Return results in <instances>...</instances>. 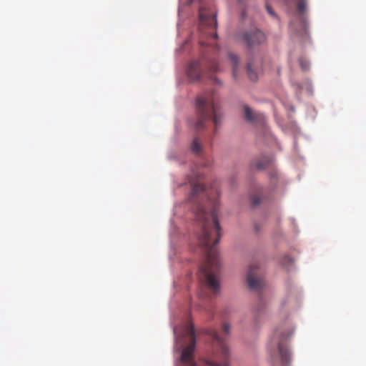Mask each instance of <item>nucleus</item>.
<instances>
[{
  "instance_id": "obj_1",
  "label": "nucleus",
  "mask_w": 366,
  "mask_h": 366,
  "mask_svg": "<svg viewBox=\"0 0 366 366\" xmlns=\"http://www.w3.org/2000/svg\"><path fill=\"white\" fill-rule=\"evenodd\" d=\"M211 204L212 208L209 212L202 204H198L195 210L196 220L201 227V231L197 234L199 244L206 255L205 261L199 268L198 277L208 288L217 293L219 288L217 274L220 263L214 246L220 239L221 227L217 218V202L215 200L211 202Z\"/></svg>"
},
{
  "instance_id": "obj_5",
  "label": "nucleus",
  "mask_w": 366,
  "mask_h": 366,
  "mask_svg": "<svg viewBox=\"0 0 366 366\" xmlns=\"http://www.w3.org/2000/svg\"><path fill=\"white\" fill-rule=\"evenodd\" d=\"M203 66L213 72L219 71L217 61L214 59L208 58L204 54L201 60H194L189 64L187 69L189 77L193 81L199 80L203 70Z\"/></svg>"
},
{
  "instance_id": "obj_20",
  "label": "nucleus",
  "mask_w": 366,
  "mask_h": 366,
  "mask_svg": "<svg viewBox=\"0 0 366 366\" xmlns=\"http://www.w3.org/2000/svg\"><path fill=\"white\" fill-rule=\"evenodd\" d=\"M252 202H253L254 205H257L259 203V200L258 199L255 198L252 200Z\"/></svg>"
},
{
  "instance_id": "obj_12",
  "label": "nucleus",
  "mask_w": 366,
  "mask_h": 366,
  "mask_svg": "<svg viewBox=\"0 0 366 366\" xmlns=\"http://www.w3.org/2000/svg\"><path fill=\"white\" fill-rule=\"evenodd\" d=\"M191 185L192 187V196L190 197L191 202H194L195 197L200 192L205 191V186L199 181H194V179H191L190 181Z\"/></svg>"
},
{
  "instance_id": "obj_4",
  "label": "nucleus",
  "mask_w": 366,
  "mask_h": 366,
  "mask_svg": "<svg viewBox=\"0 0 366 366\" xmlns=\"http://www.w3.org/2000/svg\"><path fill=\"white\" fill-rule=\"evenodd\" d=\"M199 31L201 34L199 44L203 46H212L217 34L215 31L217 26L216 14L209 11L207 8L201 7L199 11Z\"/></svg>"
},
{
  "instance_id": "obj_14",
  "label": "nucleus",
  "mask_w": 366,
  "mask_h": 366,
  "mask_svg": "<svg viewBox=\"0 0 366 366\" xmlns=\"http://www.w3.org/2000/svg\"><path fill=\"white\" fill-rule=\"evenodd\" d=\"M228 56H229V59L231 60V61L232 62V74H233V76L234 78L237 77V67H238V64H239V59L238 57L234 54H232V53H229L228 54Z\"/></svg>"
},
{
  "instance_id": "obj_6",
  "label": "nucleus",
  "mask_w": 366,
  "mask_h": 366,
  "mask_svg": "<svg viewBox=\"0 0 366 366\" xmlns=\"http://www.w3.org/2000/svg\"><path fill=\"white\" fill-rule=\"evenodd\" d=\"M211 336L218 347L219 355L216 360H207L206 365L208 366H229V350L225 343V339L221 337L216 331H212Z\"/></svg>"
},
{
  "instance_id": "obj_11",
  "label": "nucleus",
  "mask_w": 366,
  "mask_h": 366,
  "mask_svg": "<svg viewBox=\"0 0 366 366\" xmlns=\"http://www.w3.org/2000/svg\"><path fill=\"white\" fill-rule=\"evenodd\" d=\"M272 162V159L269 157H263L260 159H254L252 161L251 164V167L252 169L262 170L266 168L270 162Z\"/></svg>"
},
{
  "instance_id": "obj_18",
  "label": "nucleus",
  "mask_w": 366,
  "mask_h": 366,
  "mask_svg": "<svg viewBox=\"0 0 366 366\" xmlns=\"http://www.w3.org/2000/svg\"><path fill=\"white\" fill-rule=\"evenodd\" d=\"M230 331V325L227 323H224L222 325V332L225 335H229Z\"/></svg>"
},
{
  "instance_id": "obj_19",
  "label": "nucleus",
  "mask_w": 366,
  "mask_h": 366,
  "mask_svg": "<svg viewBox=\"0 0 366 366\" xmlns=\"http://www.w3.org/2000/svg\"><path fill=\"white\" fill-rule=\"evenodd\" d=\"M266 9H267V12L269 13V15H271L272 16H276V14L274 12V11L272 10V7L270 6H269L268 4L266 5Z\"/></svg>"
},
{
  "instance_id": "obj_8",
  "label": "nucleus",
  "mask_w": 366,
  "mask_h": 366,
  "mask_svg": "<svg viewBox=\"0 0 366 366\" xmlns=\"http://www.w3.org/2000/svg\"><path fill=\"white\" fill-rule=\"evenodd\" d=\"M247 282L249 287L257 292H260L264 285L263 278L259 274L257 266L251 265L247 272Z\"/></svg>"
},
{
  "instance_id": "obj_9",
  "label": "nucleus",
  "mask_w": 366,
  "mask_h": 366,
  "mask_svg": "<svg viewBox=\"0 0 366 366\" xmlns=\"http://www.w3.org/2000/svg\"><path fill=\"white\" fill-rule=\"evenodd\" d=\"M243 40L249 48L254 47L265 41L264 34L259 30L255 29L243 34Z\"/></svg>"
},
{
  "instance_id": "obj_16",
  "label": "nucleus",
  "mask_w": 366,
  "mask_h": 366,
  "mask_svg": "<svg viewBox=\"0 0 366 366\" xmlns=\"http://www.w3.org/2000/svg\"><path fill=\"white\" fill-rule=\"evenodd\" d=\"M247 72L248 77L252 81H255L257 79V74L252 69V64L249 62L247 64Z\"/></svg>"
},
{
  "instance_id": "obj_22",
  "label": "nucleus",
  "mask_w": 366,
  "mask_h": 366,
  "mask_svg": "<svg viewBox=\"0 0 366 366\" xmlns=\"http://www.w3.org/2000/svg\"><path fill=\"white\" fill-rule=\"evenodd\" d=\"M239 1H242V0H239Z\"/></svg>"
},
{
  "instance_id": "obj_15",
  "label": "nucleus",
  "mask_w": 366,
  "mask_h": 366,
  "mask_svg": "<svg viewBox=\"0 0 366 366\" xmlns=\"http://www.w3.org/2000/svg\"><path fill=\"white\" fill-rule=\"evenodd\" d=\"M192 151L197 154H199L202 152V145L200 144L199 139L197 137H195L192 142L191 144Z\"/></svg>"
},
{
  "instance_id": "obj_13",
  "label": "nucleus",
  "mask_w": 366,
  "mask_h": 366,
  "mask_svg": "<svg viewBox=\"0 0 366 366\" xmlns=\"http://www.w3.org/2000/svg\"><path fill=\"white\" fill-rule=\"evenodd\" d=\"M244 119L251 123H254L256 119H261L262 117L259 115H256L253 113L251 109L248 106L244 107Z\"/></svg>"
},
{
  "instance_id": "obj_10",
  "label": "nucleus",
  "mask_w": 366,
  "mask_h": 366,
  "mask_svg": "<svg viewBox=\"0 0 366 366\" xmlns=\"http://www.w3.org/2000/svg\"><path fill=\"white\" fill-rule=\"evenodd\" d=\"M297 8L298 10V13L301 17L300 23V27H301L300 28L301 32L306 33L307 29V24L306 20L302 17V16L304 15L305 12L306 11L307 1L306 0H299L297 2ZM291 27L292 29H294L297 32H300V31H298L294 23H292L291 24Z\"/></svg>"
},
{
  "instance_id": "obj_7",
  "label": "nucleus",
  "mask_w": 366,
  "mask_h": 366,
  "mask_svg": "<svg viewBox=\"0 0 366 366\" xmlns=\"http://www.w3.org/2000/svg\"><path fill=\"white\" fill-rule=\"evenodd\" d=\"M184 336L187 337L190 341L182 352L181 362L183 366H196L193 359V354L196 345L195 332L192 324L188 325L184 330Z\"/></svg>"
},
{
  "instance_id": "obj_21",
  "label": "nucleus",
  "mask_w": 366,
  "mask_h": 366,
  "mask_svg": "<svg viewBox=\"0 0 366 366\" xmlns=\"http://www.w3.org/2000/svg\"><path fill=\"white\" fill-rule=\"evenodd\" d=\"M287 259H288V261H289V262H293V260H292L291 258H290V257H287Z\"/></svg>"
},
{
  "instance_id": "obj_17",
  "label": "nucleus",
  "mask_w": 366,
  "mask_h": 366,
  "mask_svg": "<svg viewBox=\"0 0 366 366\" xmlns=\"http://www.w3.org/2000/svg\"><path fill=\"white\" fill-rule=\"evenodd\" d=\"M299 63H300V65L301 68L303 70L305 71V70L308 69V68H309V63L306 60H305L303 59H300L299 60Z\"/></svg>"
},
{
  "instance_id": "obj_2",
  "label": "nucleus",
  "mask_w": 366,
  "mask_h": 366,
  "mask_svg": "<svg viewBox=\"0 0 366 366\" xmlns=\"http://www.w3.org/2000/svg\"><path fill=\"white\" fill-rule=\"evenodd\" d=\"M222 113L217 97L213 93L207 92L196 99V119L194 127L200 131L206 127L207 123L212 121L217 129L221 123Z\"/></svg>"
},
{
  "instance_id": "obj_3",
  "label": "nucleus",
  "mask_w": 366,
  "mask_h": 366,
  "mask_svg": "<svg viewBox=\"0 0 366 366\" xmlns=\"http://www.w3.org/2000/svg\"><path fill=\"white\" fill-rule=\"evenodd\" d=\"M294 333V328L287 322L280 325L274 332L269 344L272 357L279 359L281 366H287L290 362L288 341Z\"/></svg>"
}]
</instances>
